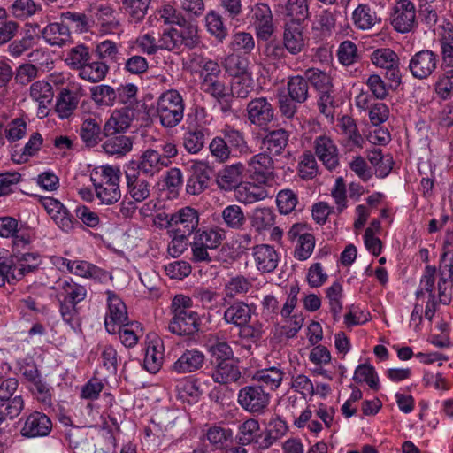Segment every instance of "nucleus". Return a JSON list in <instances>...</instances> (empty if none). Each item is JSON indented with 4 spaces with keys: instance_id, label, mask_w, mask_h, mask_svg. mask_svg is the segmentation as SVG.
I'll use <instances>...</instances> for the list:
<instances>
[{
    "instance_id": "nucleus-5",
    "label": "nucleus",
    "mask_w": 453,
    "mask_h": 453,
    "mask_svg": "<svg viewBox=\"0 0 453 453\" xmlns=\"http://www.w3.org/2000/svg\"><path fill=\"white\" fill-rule=\"evenodd\" d=\"M270 392L254 381L242 388L237 395L239 405L251 414H262L270 403Z\"/></svg>"
},
{
    "instance_id": "nucleus-8",
    "label": "nucleus",
    "mask_w": 453,
    "mask_h": 453,
    "mask_svg": "<svg viewBox=\"0 0 453 453\" xmlns=\"http://www.w3.org/2000/svg\"><path fill=\"white\" fill-rule=\"evenodd\" d=\"M250 178L260 185H266L274 179V161L267 152L252 156L247 164Z\"/></svg>"
},
{
    "instance_id": "nucleus-21",
    "label": "nucleus",
    "mask_w": 453,
    "mask_h": 453,
    "mask_svg": "<svg viewBox=\"0 0 453 453\" xmlns=\"http://www.w3.org/2000/svg\"><path fill=\"white\" fill-rule=\"evenodd\" d=\"M244 169V165L236 163L226 165L220 170L217 175V184L219 188L224 190L236 189L241 184L242 174Z\"/></svg>"
},
{
    "instance_id": "nucleus-32",
    "label": "nucleus",
    "mask_w": 453,
    "mask_h": 453,
    "mask_svg": "<svg viewBox=\"0 0 453 453\" xmlns=\"http://www.w3.org/2000/svg\"><path fill=\"white\" fill-rule=\"evenodd\" d=\"M280 12L290 19L289 23L300 25L308 18L307 0H287L283 5H279Z\"/></svg>"
},
{
    "instance_id": "nucleus-15",
    "label": "nucleus",
    "mask_w": 453,
    "mask_h": 453,
    "mask_svg": "<svg viewBox=\"0 0 453 453\" xmlns=\"http://www.w3.org/2000/svg\"><path fill=\"white\" fill-rule=\"evenodd\" d=\"M165 168H167V163L161 159L159 150L149 148L142 151L134 169L140 173L153 177Z\"/></svg>"
},
{
    "instance_id": "nucleus-52",
    "label": "nucleus",
    "mask_w": 453,
    "mask_h": 453,
    "mask_svg": "<svg viewBox=\"0 0 453 453\" xmlns=\"http://www.w3.org/2000/svg\"><path fill=\"white\" fill-rule=\"evenodd\" d=\"M353 380L358 383L365 382L373 390L379 389V378L376 371L370 364L359 365L355 371Z\"/></svg>"
},
{
    "instance_id": "nucleus-1",
    "label": "nucleus",
    "mask_w": 453,
    "mask_h": 453,
    "mask_svg": "<svg viewBox=\"0 0 453 453\" xmlns=\"http://www.w3.org/2000/svg\"><path fill=\"white\" fill-rule=\"evenodd\" d=\"M192 300L185 295H176L170 306L172 318L168 323L169 331L179 336H194L200 331L201 318L191 311Z\"/></svg>"
},
{
    "instance_id": "nucleus-24",
    "label": "nucleus",
    "mask_w": 453,
    "mask_h": 453,
    "mask_svg": "<svg viewBox=\"0 0 453 453\" xmlns=\"http://www.w3.org/2000/svg\"><path fill=\"white\" fill-rule=\"evenodd\" d=\"M42 36L50 45L58 47L67 44L72 38L62 19L47 25L42 30Z\"/></svg>"
},
{
    "instance_id": "nucleus-63",
    "label": "nucleus",
    "mask_w": 453,
    "mask_h": 453,
    "mask_svg": "<svg viewBox=\"0 0 453 453\" xmlns=\"http://www.w3.org/2000/svg\"><path fill=\"white\" fill-rule=\"evenodd\" d=\"M440 280L438 284L445 285L453 281V251H444L439 265Z\"/></svg>"
},
{
    "instance_id": "nucleus-29",
    "label": "nucleus",
    "mask_w": 453,
    "mask_h": 453,
    "mask_svg": "<svg viewBox=\"0 0 453 453\" xmlns=\"http://www.w3.org/2000/svg\"><path fill=\"white\" fill-rule=\"evenodd\" d=\"M283 374L280 369L273 366L257 371L253 376V381L265 388V391L270 392L280 387Z\"/></svg>"
},
{
    "instance_id": "nucleus-7",
    "label": "nucleus",
    "mask_w": 453,
    "mask_h": 453,
    "mask_svg": "<svg viewBox=\"0 0 453 453\" xmlns=\"http://www.w3.org/2000/svg\"><path fill=\"white\" fill-rule=\"evenodd\" d=\"M199 224L198 211L189 206L180 209L172 213L170 218V229L176 234V239L185 240L191 235Z\"/></svg>"
},
{
    "instance_id": "nucleus-16",
    "label": "nucleus",
    "mask_w": 453,
    "mask_h": 453,
    "mask_svg": "<svg viewBox=\"0 0 453 453\" xmlns=\"http://www.w3.org/2000/svg\"><path fill=\"white\" fill-rule=\"evenodd\" d=\"M134 116V111L130 108L124 107L120 110H115L104 126V135L126 132L130 127Z\"/></svg>"
},
{
    "instance_id": "nucleus-22",
    "label": "nucleus",
    "mask_w": 453,
    "mask_h": 453,
    "mask_svg": "<svg viewBox=\"0 0 453 453\" xmlns=\"http://www.w3.org/2000/svg\"><path fill=\"white\" fill-rule=\"evenodd\" d=\"M204 363V355L196 349L186 350L173 365L177 373L193 372L200 369Z\"/></svg>"
},
{
    "instance_id": "nucleus-37",
    "label": "nucleus",
    "mask_w": 453,
    "mask_h": 453,
    "mask_svg": "<svg viewBox=\"0 0 453 453\" xmlns=\"http://www.w3.org/2000/svg\"><path fill=\"white\" fill-rule=\"evenodd\" d=\"M224 238L225 234L222 230L211 228L202 232L197 231L195 234L194 240L198 242V245H202L213 254H216V250L220 246Z\"/></svg>"
},
{
    "instance_id": "nucleus-34",
    "label": "nucleus",
    "mask_w": 453,
    "mask_h": 453,
    "mask_svg": "<svg viewBox=\"0 0 453 453\" xmlns=\"http://www.w3.org/2000/svg\"><path fill=\"white\" fill-rule=\"evenodd\" d=\"M236 199L243 203H253L267 196L266 190L254 183L240 184L235 189Z\"/></svg>"
},
{
    "instance_id": "nucleus-51",
    "label": "nucleus",
    "mask_w": 453,
    "mask_h": 453,
    "mask_svg": "<svg viewBox=\"0 0 453 453\" xmlns=\"http://www.w3.org/2000/svg\"><path fill=\"white\" fill-rule=\"evenodd\" d=\"M151 0H123L122 5L129 18L135 23L142 21L147 14Z\"/></svg>"
},
{
    "instance_id": "nucleus-14",
    "label": "nucleus",
    "mask_w": 453,
    "mask_h": 453,
    "mask_svg": "<svg viewBox=\"0 0 453 453\" xmlns=\"http://www.w3.org/2000/svg\"><path fill=\"white\" fill-rule=\"evenodd\" d=\"M315 153L326 168L332 171L339 165V153L334 141L326 135L316 137Z\"/></svg>"
},
{
    "instance_id": "nucleus-30",
    "label": "nucleus",
    "mask_w": 453,
    "mask_h": 453,
    "mask_svg": "<svg viewBox=\"0 0 453 453\" xmlns=\"http://www.w3.org/2000/svg\"><path fill=\"white\" fill-rule=\"evenodd\" d=\"M105 137L103 149L108 155L124 156L133 148V140L129 136L118 134L105 135Z\"/></svg>"
},
{
    "instance_id": "nucleus-20",
    "label": "nucleus",
    "mask_w": 453,
    "mask_h": 453,
    "mask_svg": "<svg viewBox=\"0 0 453 453\" xmlns=\"http://www.w3.org/2000/svg\"><path fill=\"white\" fill-rule=\"evenodd\" d=\"M128 192L134 202L141 203L147 199L150 194L149 182L141 177V173L135 169L126 172Z\"/></svg>"
},
{
    "instance_id": "nucleus-18",
    "label": "nucleus",
    "mask_w": 453,
    "mask_h": 453,
    "mask_svg": "<svg viewBox=\"0 0 453 453\" xmlns=\"http://www.w3.org/2000/svg\"><path fill=\"white\" fill-rule=\"evenodd\" d=\"M30 96L38 103L40 118L48 115V107L52 104L54 92L52 86L45 81H37L30 86Z\"/></svg>"
},
{
    "instance_id": "nucleus-28",
    "label": "nucleus",
    "mask_w": 453,
    "mask_h": 453,
    "mask_svg": "<svg viewBox=\"0 0 453 453\" xmlns=\"http://www.w3.org/2000/svg\"><path fill=\"white\" fill-rule=\"evenodd\" d=\"M223 138L234 155L248 156L252 153L242 132L227 127L223 131Z\"/></svg>"
},
{
    "instance_id": "nucleus-2",
    "label": "nucleus",
    "mask_w": 453,
    "mask_h": 453,
    "mask_svg": "<svg viewBox=\"0 0 453 453\" xmlns=\"http://www.w3.org/2000/svg\"><path fill=\"white\" fill-rule=\"evenodd\" d=\"M19 387V380L8 378L0 383V436L9 426V422L19 417L25 408L22 395L13 396Z\"/></svg>"
},
{
    "instance_id": "nucleus-3",
    "label": "nucleus",
    "mask_w": 453,
    "mask_h": 453,
    "mask_svg": "<svg viewBox=\"0 0 453 453\" xmlns=\"http://www.w3.org/2000/svg\"><path fill=\"white\" fill-rule=\"evenodd\" d=\"M185 104L181 95L175 89L164 92L157 102V117L166 128L178 126L183 119Z\"/></svg>"
},
{
    "instance_id": "nucleus-12",
    "label": "nucleus",
    "mask_w": 453,
    "mask_h": 453,
    "mask_svg": "<svg viewBox=\"0 0 453 453\" xmlns=\"http://www.w3.org/2000/svg\"><path fill=\"white\" fill-rule=\"evenodd\" d=\"M189 176L186 184V192L188 195L198 196L208 188L210 183L211 168L203 162H195L189 168Z\"/></svg>"
},
{
    "instance_id": "nucleus-31",
    "label": "nucleus",
    "mask_w": 453,
    "mask_h": 453,
    "mask_svg": "<svg viewBox=\"0 0 453 453\" xmlns=\"http://www.w3.org/2000/svg\"><path fill=\"white\" fill-rule=\"evenodd\" d=\"M251 319V310L248 304L243 302H236L226 309L224 319L227 324H233L235 326H242L250 322Z\"/></svg>"
},
{
    "instance_id": "nucleus-19",
    "label": "nucleus",
    "mask_w": 453,
    "mask_h": 453,
    "mask_svg": "<svg viewBox=\"0 0 453 453\" xmlns=\"http://www.w3.org/2000/svg\"><path fill=\"white\" fill-rule=\"evenodd\" d=\"M253 257L259 271L273 272L279 262V256L273 246L261 244L254 247Z\"/></svg>"
},
{
    "instance_id": "nucleus-41",
    "label": "nucleus",
    "mask_w": 453,
    "mask_h": 453,
    "mask_svg": "<svg viewBox=\"0 0 453 453\" xmlns=\"http://www.w3.org/2000/svg\"><path fill=\"white\" fill-rule=\"evenodd\" d=\"M304 76L308 83L319 93H326V91H333L332 78L326 72L319 69L311 68L305 71Z\"/></svg>"
},
{
    "instance_id": "nucleus-11",
    "label": "nucleus",
    "mask_w": 453,
    "mask_h": 453,
    "mask_svg": "<svg viewBox=\"0 0 453 453\" xmlns=\"http://www.w3.org/2000/svg\"><path fill=\"white\" fill-rule=\"evenodd\" d=\"M247 118L253 125L265 127L274 119V108L266 97H257L246 107Z\"/></svg>"
},
{
    "instance_id": "nucleus-13",
    "label": "nucleus",
    "mask_w": 453,
    "mask_h": 453,
    "mask_svg": "<svg viewBox=\"0 0 453 453\" xmlns=\"http://www.w3.org/2000/svg\"><path fill=\"white\" fill-rule=\"evenodd\" d=\"M437 55L429 50H423L414 54L409 63V69L413 77L422 80L430 76L437 66Z\"/></svg>"
},
{
    "instance_id": "nucleus-40",
    "label": "nucleus",
    "mask_w": 453,
    "mask_h": 453,
    "mask_svg": "<svg viewBox=\"0 0 453 453\" xmlns=\"http://www.w3.org/2000/svg\"><path fill=\"white\" fill-rule=\"evenodd\" d=\"M96 196L104 204H113L117 203L121 196L119 187L107 184V182H97L96 178L91 177Z\"/></svg>"
},
{
    "instance_id": "nucleus-55",
    "label": "nucleus",
    "mask_w": 453,
    "mask_h": 453,
    "mask_svg": "<svg viewBox=\"0 0 453 453\" xmlns=\"http://www.w3.org/2000/svg\"><path fill=\"white\" fill-rule=\"evenodd\" d=\"M341 125L349 143L354 147L362 149L364 147L365 140L360 134L354 119L349 116H343L341 119Z\"/></svg>"
},
{
    "instance_id": "nucleus-35",
    "label": "nucleus",
    "mask_w": 453,
    "mask_h": 453,
    "mask_svg": "<svg viewBox=\"0 0 453 453\" xmlns=\"http://www.w3.org/2000/svg\"><path fill=\"white\" fill-rule=\"evenodd\" d=\"M222 224L233 230H242L247 219L243 210L236 204L225 207L221 211Z\"/></svg>"
},
{
    "instance_id": "nucleus-36",
    "label": "nucleus",
    "mask_w": 453,
    "mask_h": 453,
    "mask_svg": "<svg viewBox=\"0 0 453 453\" xmlns=\"http://www.w3.org/2000/svg\"><path fill=\"white\" fill-rule=\"evenodd\" d=\"M275 223V214L268 207L256 208L250 218L251 226L257 232L262 233L270 229Z\"/></svg>"
},
{
    "instance_id": "nucleus-54",
    "label": "nucleus",
    "mask_w": 453,
    "mask_h": 453,
    "mask_svg": "<svg viewBox=\"0 0 453 453\" xmlns=\"http://www.w3.org/2000/svg\"><path fill=\"white\" fill-rule=\"evenodd\" d=\"M53 221L59 229L66 234L72 233L76 228H81L82 225L73 216L70 211L64 206L62 210L57 213L53 218Z\"/></svg>"
},
{
    "instance_id": "nucleus-61",
    "label": "nucleus",
    "mask_w": 453,
    "mask_h": 453,
    "mask_svg": "<svg viewBox=\"0 0 453 453\" xmlns=\"http://www.w3.org/2000/svg\"><path fill=\"white\" fill-rule=\"evenodd\" d=\"M339 62L343 65H350L359 59L357 45L351 41H343L338 49Z\"/></svg>"
},
{
    "instance_id": "nucleus-39",
    "label": "nucleus",
    "mask_w": 453,
    "mask_h": 453,
    "mask_svg": "<svg viewBox=\"0 0 453 453\" xmlns=\"http://www.w3.org/2000/svg\"><path fill=\"white\" fill-rule=\"evenodd\" d=\"M78 104L76 97L72 96L68 89L62 88L57 96L55 111L60 119H67L73 113Z\"/></svg>"
},
{
    "instance_id": "nucleus-44",
    "label": "nucleus",
    "mask_w": 453,
    "mask_h": 453,
    "mask_svg": "<svg viewBox=\"0 0 453 453\" xmlns=\"http://www.w3.org/2000/svg\"><path fill=\"white\" fill-rule=\"evenodd\" d=\"M108 70V65L102 61L88 62L80 71L79 75L81 79L95 83L103 81Z\"/></svg>"
},
{
    "instance_id": "nucleus-60",
    "label": "nucleus",
    "mask_w": 453,
    "mask_h": 453,
    "mask_svg": "<svg viewBox=\"0 0 453 453\" xmlns=\"http://www.w3.org/2000/svg\"><path fill=\"white\" fill-rule=\"evenodd\" d=\"M62 289L64 291L63 300L69 301L71 303H79L85 299L87 296L86 288L73 280H65L62 283Z\"/></svg>"
},
{
    "instance_id": "nucleus-4",
    "label": "nucleus",
    "mask_w": 453,
    "mask_h": 453,
    "mask_svg": "<svg viewBox=\"0 0 453 453\" xmlns=\"http://www.w3.org/2000/svg\"><path fill=\"white\" fill-rule=\"evenodd\" d=\"M226 70L234 78L231 84L230 95L245 99L254 91V81L250 74L244 73L243 62L236 57H229L225 63Z\"/></svg>"
},
{
    "instance_id": "nucleus-26",
    "label": "nucleus",
    "mask_w": 453,
    "mask_h": 453,
    "mask_svg": "<svg viewBox=\"0 0 453 453\" xmlns=\"http://www.w3.org/2000/svg\"><path fill=\"white\" fill-rule=\"evenodd\" d=\"M283 45L291 55H297L303 50L304 40L300 25L286 23L283 33Z\"/></svg>"
},
{
    "instance_id": "nucleus-33",
    "label": "nucleus",
    "mask_w": 453,
    "mask_h": 453,
    "mask_svg": "<svg viewBox=\"0 0 453 453\" xmlns=\"http://www.w3.org/2000/svg\"><path fill=\"white\" fill-rule=\"evenodd\" d=\"M59 19H62L68 32L84 33L90 28V19L83 12H65L60 14Z\"/></svg>"
},
{
    "instance_id": "nucleus-6",
    "label": "nucleus",
    "mask_w": 453,
    "mask_h": 453,
    "mask_svg": "<svg viewBox=\"0 0 453 453\" xmlns=\"http://www.w3.org/2000/svg\"><path fill=\"white\" fill-rule=\"evenodd\" d=\"M19 434L23 438L35 439L48 436L52 431V421L42 411H33L19 420Z\"/></svg>"
},
{
    "instance_id": "nucleus-48",
    "label": "nucleus",
    "mask_w": 453,
    "mask_h": 453,
    "mask_svg": "<svg viewBox=\"0 0 453 453\" xmlns=\"http://www.w3.org/2000/svg\"><path fill=\"white\" fill-rule=\"evenodd\" d=\"M91 99L99 106H112L116 103L115 89L109 85H97L90 88Z\"/></svg>"
},
{
    "instance_id": "nucleus-10",
    "label": "nucleus",
    "mask_w": 453,
    "mask_h": 453,
    "mask_svg": "<svg viewBox=\"0 0 453 453\" xmlns=\"http://www.w3.org/2000/svg\"><path fill=\"white\" fill-rule=\"evenodd\" d=\"M106 295L108 311L104 326L109 334H114L117 333L118 326L127 321V310L124 302L113 291L107 290Z\"/></svg>"
},
{
    "instance_id": "nucleus-42",
    "label": "nucleus",
    "mask_w": 453,
    "mask_h": 453,
    "mask_svg": "<svg viewBox=\"0 0 453 453\" xmlns=\"http://www.w3.org/2000/svg\"><path fill=\"white\" fill-rule=\"evenodd\" d=\"M355 25L361 29H369L380 21L376 12L367 4H359L353 12Z\"/></svg>"
},
{
    "instance_id": "nucleus-57",
    "label": "nucleus",
    "mask_w": 453,
    "mask_h": 453,
    "mask_svg": "<svg viewBox=\"0 0 453 453\" xmlns=\"http://www.w3.org/2000/svg\"><path fill=\"white\" fill-rule=\"evenodd\" d=\"M180 30L178 29L180 41L181 45L188 49H194L200 43V37L198 35L197 26L192 25L185 19V25H178Z\"/></svg>"
},
{
    "instance_id": "nucleus-64",
    "label": "nucleus",
    "mask_w": 453,
    "mask_h": 453,
    "mask_svg": "<svg viewBox=\"0 0 453 453\" xmlns=\"http://www.w3.org/2000/svg\"><path fill=\"white\" fill-rule=\"evenodd\" d=\"M440 44L443 64L453 67V29L445 30L440 39Z\"/></svg>"
},
{
    "instance_id": "nucleus-25",
    "label": "nucleus",
    "mask_w": 453,
    "mask_h": 453,
    "mask_svg": "<svg viewBox=\"0 0 453 453\" xmlns=\"http://www.w3.org/2000/svg\"><path fill=\"white\" fill-rule=\"evenodd\" d=\"M289 140V133L285 129L280 128L270 131L262 139V145L265 148V152L271 156L280 155L287 147Z\"/></svg>"
},
{
    "instance_id": "nucleus-47",
    "label": "nucleus",
    "mask_w": 453,
    "mask_h": 453,
    "mask_svg": "<svg viewBox=\"0 0 453 453\" xmlns=\"http://www.w3.org/2000/svg\"><path fill=\"white\" fill-rule=\"evenodd\" d=\"M259 423L254 418H249L239 426L236 436L239 444L242 446L250 443L255 444L259 432Z\"/></svg>"
},
{
    "instance_id": "nucleus-56",
    "label": "nucleus",
    "mask_w": 453,
    "mask_h": 453,
    "mask_svg": "<svg viewBox=\"0 0 453 453\" xmlns=\"http://www.w3.org/2000/svg\"><path fill=\"white\" fill-rule=\"evenodd\" d=\"M209 353L211 365L219 362L234 359L232 348L225 341H216L212 343L209 348Z\"/></svg>"
},
{
    "instance_id": "nucleus-58",
    "label": "nucleus",
    "mask_w": 453,
    "mask_h": 453,
    "mask_svg": "<svg viewBox=\"0 0 453 453\" xmlns=\"http://www.w3.org/2000/svg\"><path fill=\"white\" fill-rule=\"evenodd\" d=\"M298 173L303 180H311L317 175V162L311 151H304L301 156V159L298 164Z\"/></svg>"
},
{
    "instance_id": "nucleus-27",
    "label": "nucleus",
    "mask_w": 453,
    "mask_h": 453,
    "mask_svg": "<svg viewBox=\"0 0 453 453\" xmlns=\"http://www.w3.org/2000/svg\"><path fill=\"white\" fill-rule=\"evenodd\" d=\"M212 366L211 377L217 383L227 384L229 382H235L241 378V372L234 364V359L219 362L212 365Z\"/></svg>"
},
{
    "instance_id": "nucleus-17",
    "label": "nucleus",
    "mask_w": 453,
    "mask_h": 453,
    "mask_svg": "<svg viewBox=\"0 0 453 453\" xmlns=\"http://www.w3.org/2000/svg\"><path fill=\"white\" fill-rule=\"evenodd\" d=\"M202 89L211 95L216 102L220 105V109L223 112H228L232 107V95L228 91L225 83L219 80L212 81L209 80L203 81L201 83Z\"/></svg>"
},
{
    "instance_id": "nucleus-49",
    "label": "nucleus",
    "mask_w": 453,
    "mask_h": 453,
    "mask_svg": "<svg viewBox=\"0 0 453 453\" xmlns=\"http://www.w3.org/2000/svg\"><path fill=\"white\" fill-rule=\"evenodd\" d=\"M206 436L210 443L216 449H224L232 441L233 433L229 428L213 426L207 430Z\"/></svg>"
},
{
    "instance_id": "nucleus-59",
    "label": "nucleus",
    "mask_w": 453,
    "mask_h": 453,
    "mask_svg": "<svg viewBox=\"0 0 453 453\" xmlns=\"http://www.w3.org/2000/svg\"><path fill=\"white\" fill-rule=\"evenodd\" d=\"M163 359L164 354L158 349L157 346L149 345L146 349L143 366L149 372L156 373L161 368Z\"/></svg>"
},
{
    "instance_id": "nucleus-45",
    "label": "nucleus",
    "mask_w": 453,
    "mask_h": 453,
    "mask_svg": "<svg viewBox=\"0 0 453 453\" xmlns=\"http://www.w3.org/2000/svg\"><path fill=\"white\" fill-rule=\"evenodd\" d=\"M89 59V49L85 44H78L67 52L65 61L72 69L81 71Z\"/></svg>"
},
{
    "instance_id": "nucleus-50",
    "label": "nucleus",
    "mask_w": 453,
    "mask_h": 453,
    "mask_svg": "<svg viewBox=\"0 0 453 453\" xmlns=\"http://www.w3.org/2000/svg\"><path fill=\"white\" fill-rule=\"evenodd\" d=\"M42 137L39 133H34L28 142L25 144L23 148L20 149V154L19 155V158H15L18 155L17 150H14V153L12 154V160L16 163H24L28 160V158L34 155L41 149L42 144Z\"/></svg>"
},
{
    "instance_id": "nucleus-9",
    "label": "nucleus",
    "mask_w": 453,
    "mask_h": 453,
    "mask_svg": "<svg viewBox=\"0 0 453 453\" xmlns=\"http://www.w3.org/2000/svg\"><path fill=\"white\" fill-rule=\"evenodd\" d=\"M391 25L395 31L404 34L416 25V7L410 0L395 2L391 13Z\"/></svg>"
},
{
    "instance_id": "nucleus-53",
    "label": "nucleus",
    "mask_w": 453,
    "mask_h": 453,
    "mask_svg": "<svg viewBox=\"0 0 453 453\" xmlns=\"http://www.w3.org/2000/svg\"><path fill=\"white\" fill-rule=\"evenodd\" d=\"M206 27L209 33L215 36L219 42L227 36V28L224 25L222 17L215 11H211L205 17Z\"/></svg>"
},
{
    "instance_id": "nucleus-46",
    "label": "nucleus",
    "mask_w": 453,
    "mask_h": 453,
    "mask_svg": "<svg viewBox=\"0 0 453 453\" xmlns=\"http://www.w3.org/2000/svg\"><path fill=\"white\" fill-rule=\"evenodd\" d=\"M371 61L374 65L382 69H388L400 64L398 55L389 48L375 50L371 54Z\"/></svg>"
},
{
    "instance_id": "nucleus-38",
    "label": "nucleus",
    "mask_w": 453,
    "mask_h": 453,
    "mask_svg": "<svg viewBox=\"0 0 453 453\" xmlns=\"http://www.w3.org/2000/svg\"><path fill=\"white\" fill-rule=\"evenodd\" d=\"M288 96L294 99L296 103L303 104L309 96V84L305 76H293L288 79Z\"/></svg>"
},
{
    "instance_id": "nucleus-43",
    "label": "nucleus",
    "mask_w": 453,
    "mask_h": 453,
    "mask_svg": "<svg viewBox=\"0 0 453 453\" xmlns=\"http://www.w3.org/2000/svg\"><path fill=\"white\" fill-rule=\"evenodd\" d=\"M80 136L87 147H94L101 141V127L93 119H85L80 129Z\"/></svg>"
},
{
    "instance_id": "nucleus-23",
    "label": "nucleus",
    "mask_w": 453,
    "mask_h": 453,
    "mask_svg": "<svg viewBox=\"0 0 453 453\" xmlns=\"http://www.w3.org/2000/svg\"><path fill=\"white\" fill-rule=\"evenodd\" d=\"M10 258H13V264L17 278L20 280L26 274L38 269L41 259L37 252H18Z\"/></svg>"
},
{
    "instance_id": "nucleus-62",
    "label": "nucleus",
    "mask_w": 453,
    "mask_h": 453,
    "mask_svg": "<svg viewBox=\"0 0 453 453\" xmlns=\"http://www.w3.org/2000/svg\"><path fill=\"white\" fill-rule=\"evenodd\" d=\"M276 202L279 211L281 214H288L296 207L298 199L294 191L284 189L278 193Z\"/></svg>"
}]
</instances>
